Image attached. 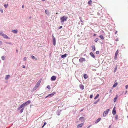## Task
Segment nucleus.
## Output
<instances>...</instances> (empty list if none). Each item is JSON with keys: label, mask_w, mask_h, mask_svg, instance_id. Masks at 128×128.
<instances>
[{"label": "nucleus", "mask_w": 128, "mask_h": 128, "mask_svg": "<svg viewBox=\"0 0 128 128\" xmlns=\"http://www.w3.org/2000/svg\"><path fill=\"white\" fill-rule=\"evenodd\" d=\"M31 102V101L30 100H28L26 102L23 103L18 108V110H19L22 107L26 106L28 104H30Z\"/></svg>", "instance_id": "f257e3e1"}, {"label": "nucleus", "mask_w": 128, "mask_h": 128, "mask_svg": "<svg viewBox=\"0 0 128 128\" xmlns=\"http://www.w3.org/2000/svg\"><path fill=\"white\" fill-rule=\"evenodd\" d=\"M68 17L66 16H64L60 18V19L61 20V22H62L64 21H66Z\"/></svg>", "instance_id": "f03ea898"}, {"label": "nucleus", "mask_w": 128, "mask_h": 128, "mask_svg": "<svg viewBox=\"0 0 128 128\" xmlns=\"http://www.w3.org/2000/svg\"><path fill=\"white\" fill-rule=\"evenodd\" d=\"M110 110V109H107L106 111H104L103 114V116L104 117L106 116V115L108 113V112Z\"/></svg>", "instance_id": "7ed1b4c3"}, {"label": "nucleus", "mask_w": 128, "mask_h": 128, "mask_svg": "<svg viewBox=\"0 0 128 128\" xmlns=\"http://www.w3.org/2000/svg\"><path fill=\"white\" fill-rule=\"evenodd\" d=\"M42 81V79H40L39 80V81L37 82V84L35 85V86L37 87L38 88L39 86L40 83Z\"/></svg>", "instance_id": "20e7f679"}, {"label": "nucleus", "mask_w": 128, "mask_h": 128, "mask_svg": "<svg viewBox=\"0 0 128 128\" xmlns=\"http://www.w3.org/2000/svg\"><path fill=\"white\" fill-rule=\"evenodd\" d=\"M79 60L80 62L82 63L84 62L86 60L85 58H82Z\"/></svg>", "instance_id": "39448f33"}, {"label": "nucleus", "mask_w": 128, "mask_h": 128, "mask_svg": "<svg viewBox=\"0 0 128 128\" xmlns=\"http://www.w3.org/2000/svg\"><path fill=\"white\" fill-rule=\"evenodd\" d=\"M118 53V50H117L115 53V56L114 58L115 60H116L117 58V55Z\"/></svg>", "instance_id": "423d86ee"}, {"label": "nucleus", "mask_w": 128, "mask_h": 128, "mask_svg": "<svg viewBox=\"0 0 128 128\" xmlns=\"http://www.w3.org/2000/svg\"><path fill=\"white\" fill-rule=\"evenodd\" d=\"M56 77L55 76H53L51 78V80L52 81H54L56 80Z\"/></svg>", "instance_id": "0eeeda50"}, {"label": "nucleus", "mask_w": 128, "mask_h": 128, "mask_svg": "<svg viewBox=\"0 0 128 128\" xmlns=\"http://www.w3.org/2000/svg\"><path fill=\"white\" fill-rule=\"evenodd\" d=\"M53 44L55 46L56 45V39L53 36V38L52 40Z\"/></svg>", "instance_id": "6e6552de"}, {"label": "nucleus", "mask_w": 128, "mask_h": 128, "mask_svg": "<svg viewBox=\"0 0 128 128\" xmlns=\"http://www.w3.org/2000/svg\"><path fill=\"white\" fill-rule=\"evenodd\" d=\"M84 124V123H82L80 124H79L77 126V127L78 128H80Z\"/></svg>", "instance_id": "1a4fd4ad"}, {"label": "nucleus", "mask_w": 128, "mask_h": 128, "mask_svg": "<svg viewBox=\"0 0 128 128\" xmlns=\"http://www.w3.org/2000/svg\"><path fill=\"white\" fill-rule=\"evenodd\" d=\"M3 38H4L6 39H10V38L6 35L5 34H4L3 35V36H2Z\"/></svg>", "instance_id": "9d476101"}, {"label": "nucleus", "mask_w": 128, "mask_h": 128, "mask_svg": "<svg viewBox=\"0 0 128 128\" xmlns=\"http://www.w3.org/2000/svg\"><path fill=\"white\" fill-rule=\"evenodd\" d=\"M79 120L81 121V122H83L84 121V118L83 116L79 118Z\"/></svg>", "instance_id": "9b49d317"}, {"label": "nucleus", "mask_w": 128, "mask_h": 128, "mask_svg": "<svg viewBox=\"0 0 128 128\" xmlns=\"http://www.w3.org/2000/svg\"><path fill=\"white\" fill-rule=\"evenodd\" d=\"M80 88L82 90H83L84 88V86L82 84H80L79 86Z\"/></svg>", "instance_id": "f8f14e48"}, {"label": "nucleus", "mask_w": 128, "mask_h": 128, "mask_svg": "<svg viewBox=\"0 0 128 128\" xmlns=\"http://www.w3.org/2000/svg\"><path fill=\"white\" fill-rule=\"evenodd\" d=\"M10 77V76L9 75H7L6 76L5 79L7 80Z\"/></svg>", "instance_id": "ddd939ff"}, {"label": "nucleus", "mask_w": 128, "mask_h": 128, "mask_svg": "<svg viewBox=\"0 0 128 128\" xmlns=\"http://www.w3.org/2000/svg\"><path fill=\"white\" fill-rule=\"evenodd\" d=\"M92 50L93 51H94L96 49L95 47L94 46H92Z\"/></svg>", "instance_id": "4468645a"}, {"label": "nucleus", "mask_w": 128, "mask_h": 128, "mask_svg": "<svg viewBox=\"0 0 128 128\" xmlns=\"http://www.w3.org/2000/svg\"><path fill=\"white\" fill-rule=\"evenodd\" d=\"M90 56H91L93 58H95V56H94V54L92 52H90Z\"/></svg>", "instance_id": "2eb2a0df"}, {"label": "nucleus", "mask_w": 128, "mask_h": 128, "mask_svg": "<svg viewBox=\"0 0 128 128\" xmlns=\"http://www.w3.org/2000/svg\"><path fill=\"white\" fill-rule=\"evenodd\" d=\"M55 92H53L52 94H48V96H50L51 97L53 96L54 94H55Z\"/></svg>", "instance_id": "dca6fc26"}, {"label": "nucleus", "mask_w": 128, "mask_h": 128, "mask_svg": "<svg viewBox=\"0 0 128 128\" xmlns=\"http://www.w3.org/2000/svg\"><path fill=\"white\" fill-rule=\"evenodd\" d=\"M45 12L47 15H49L50 14L49 11L47 10H45Z\"/></svg>", "instance_id": "f3484780"}, {"label": "nucleus", "mask_w": 128, "mask_h": 128, "mask_svg": "<svg viewBox=\"0 0 128 128\" xmlns=\"http://www.w3.org/2000/svg\"><path fill=\"white\" fill-rule=\"evenodd\" d=\"M67 56V54H65L64 55H62L61 56V57L62 58H65Z\"/></svg>", "instance_id": "a211bd4d"}, {"label": "nucleus", "mask_w": 128, "mask_h": 128, "mask_svg": "<svg viewBox=\"0 0 128 128\" xmlns=\"http://www.w3.org/2000/svg\"><path fill=\"white\" fill-rule=\"evenodd\" d=\"M100 118H98L97 120L96 121L95 123H97L100 120H101Z\"/></svg>", "instance_id": "6ab92c4d"}, {"label": "nucleus", "mask_w": 128, "mask_h": 128, "mask_svg": "<svg viewBox=\"0 0 128 128\" xmlns=\"http://www.w3.org/2000/svg\"><path fill=\"white\" fill-rule=\"evenodd\" d=\"M84 78L86 79L88 78V76L86 74H84Z\"/></svg>", "instance_id": "aec40b11"}, {"label": "nucleus", "mask_w": 128, "mask_h": 128, "mask_svg": "<svg viewBox=\"0 0 128 128\" xmlns=\"http://www.w3.org/2000/svg\"><path fill=\"white\" fill-rule=\"evenodd\" d=\"M92 2V0H90L88 2V4L91 5Z\"/></svg>", "instance_id": "412c9836"}, {"label": "nucleus", "mask_w": 128, "mask_h": 128, "mask_svg": "<svg viewBox=\"0 0 128 128\" xmlns=\"http://www.w3.org/2000/svg\"><path fill=\"white\" fill-rule=\"evenodd\" d=\"M99 37L101 40L104 39V37L102 35H100L99 36Z\"/></svg>", "instance_id": "4be33fe9"}, {"label": "nucleus", "mask_w": 128, "mask_h": 128, "mask_svg": "<svg viewBox=\"0 0 128 128\" xmlns=\"http://www.w3.org/2000/svg\"><path fill=\"white\" fill-rule=\"evenodd\" d=\"M112 113L113 114H114L116 113V111L115 110H114V108L113 110Z\"/></svg>", "instance_id": "5701e85b"}, {"label": "nucleus", "mask_w": 128, "mask_h": 128, "mask_svg": "<svg viewBox=\"0 0 128 128\" xmlns=\"http://www.w3.org/2000/svg\"><path fill=\"white\" fill-rule=\"evenodd\" d=\"M118 85V83L117 82H116L113 85V87L114 88L116 87Z\"/></svg>", "instance_id": "b1692460"}, {"label": "nucleus", "mask_w": 128, "mask_h": 128, "mask_svg": "<svg viewBox=\"0 0 128 128\" xmlns=\"http://www.w3.org/2000/svg\"><path fill=\"white\" fill-rule=\"evenodd\" d=\"M12 32L14 33H16L18 32V30H12Z\"/></svg>", "instance_id": "393cba45"}, {"label": "nucleus", "mask_w": 128, "mask_h": 128, "mask_svg": "<svg viewBox=\"0 0 128 128\" xmlns=\"http://www.w3.org/2000/svg\"><path fill=\"white\" fill-rule=\"evenodd\" d=\"M37 88H38L35 86L33 88L32 90L33 91H34L36 90Z\"/></svg>", "instance_id": "a878e982"}, {"label": "nucleus", "mask_w": 128, "mask_h": 128, "mask_svg": "<svg viewBox=\"0 0 128 128\" xmlns=\"http://www.w3.org/2000/svg\"><path fill=\"white\" fill-rule=\"evenodd\" d=\"M99 96V94H98L94 98V99L96 100L97 98H98Z\"/></svg>", "instance_id": "bb28decb"}, {"label": "nucleus", "mask_w": 128, "mask_h": 128, "mask_svg": "<svg viewBox=\"0 0 128 128\" xmlns=\"http://www.w3.org/2000/svg\"><path fill=\"white\" fill-rule=\"evenodd\" d=\"M118 97L117 96V97L115 98H114V102H115L116 101V99Z\"/></svg>", "instance_id": "cd10ccee"}, {"label": "nucleus", "mask_w": 128, "mask_h": 128, "mask_svg": "<svg viewBox=\"0 0 128 128\" xmlns=\"http://www.w3.org/2000/svg\"><path fill=\"white\" fill-rule=\"evenodd\" d=\"M100 100V99H98L95 102H94V104H96Z\"/></svg>", "instance_id": "c85d7f7f"}, {"label": "nucleus", "mask_w": 128, "mask_h": 128, "mask_svg": "<svg viewBox=\"0 0 128 128\" xmlns=\"http://www.w3.org/2000/svg\"><path fill=\"white\" fill-rule=\"evenodd\" d=\"M4 34L3 32H0V34L2 35V36H3V35H4Z\"/></svg>", "instance_id": "c756f323"}, {"label": "nucleus", "mask_w": 128, "mask_h": 128, "mask_svg": "<svg viewBox=\"0 0 128 128\" xmlns=\"http://www.w3.org/2000/svg\"><path fill=\"white\" fill-rule=\"evenodd\" d=\"M98 40V38H96L95 40H94V41L96 42H97V41Z\"/></svg>", "instance_id": "7c9ffc66"}, {"label": "nucleus", "mask_w": 128, "mask_h": 128, "mask_svg": "<svg viewBox=\"0 0 128 128\" xmlns=\"http://www.w3.org/2000/svg\"><path fill=\"white\" fill-rule=\"evenodd\" d=\"M24 108H22L21 109V110H20V113H22L23 112V111L24 110Z\"/></svg>", "instance_id": "2f4dec72"}, {"label": "nucleus", "mask_w": 128, "mask_h": 128, "mask_svg": "<svg viewBox=\"0 0 128 128\" xmlns=\"http://www.w3.org/2000/svg\"><path fill=\"white\" fill-rule=\"evenodd\" d=\"M0 11L2 13L3 12V10L1 8H0Z\"/></svg>", "instance_id": "473e14b6"}, {"label": "nucleus", "mask_w": 128, "mask_h": 128, "mask_svg": "<svg viewBox=\"0 0 128 128\" xmlns=\"http://www.w3.org/2000/svg\"><path fill=\"white\" fill-rule=\"evenodd\" d=\"M46 122H45L44 123V125H43V126H42V128H43L44 127V126L45 125H46Z\"/></svg>", "instance_id": "72a5a7b5"}, {"label": "nucleus", "mask_w": 128, "mask_h": 128, "mask_svg": "<svg viewBox=\"0 0 128 128\" xmlns=\"http://www.w3.org/2000/svg\"><path fill=\"white\" fill-rule=\"evenodd\" d=\"M8 4H5L4 5V6L5 8H6L8 7Z\"/></svg>", "instance_id": "f704fd0d"}, {"label": "nucleus", "mask_w": 128, "mask_h": 128, "mask_svg": "<svg viewBox=\"0 0 128 128\" xmlns=\"http://www.w3.org/2000/svg\"><path fill=\"white\" fill-rule=\"evenodd\" d=\"M31 57L33 59H34L35 58V57L33 56H32Z\"/></svg>", "instance_id": "c9c22d12"}, {"label": "nucleus", "mask_w": 128, "mask_h": 128, "mask_svg": "<svg viewBox=\"0 0 128 128\" xmlns=\"http://www.w3.org/2000/svg\"><path fill=\"white\" fill-rule=\"evenodd\" d=\"M1 58H2V59L3 60H4V57L3 56H2V57H1Z\"/></svg>", "instance_id": "e433bc0d"}, {"label": "nucleus", "mask_w": 128, "mask_h": 128, "mask_svg": "<svg viewBox=\"0 0 128 128\" xmlns=\"http://www.w3.org/2000/svg\"><path fill=\"white\" fill-rule=\"evenodd\" d=\"M47 88H48V89H50V87L49 85H48L47 86Z\"/></svg>", "instance_id": "4c0bfd02"}, {"label": "nucleus", "mask_w": 128, "mask_h": 128, "mask_svg": "<svg viewBox=\"0 0 128 128\" xmlns=\"http://www.w3.org/2000/svg\"><path fill=\"white\" fill-rule=\"evenodd\" d=\"M99 53V52L98 51H97L96 52V53L97 54H98Z\"/></svg>", "instance_id": "58836bf2"}, {"label": "nucleus", "mask_w": 128, "mask_h": 128, "mask_svg": "<svg viewBox=\"0 0 128 128\" xmlns=\"http://www.w3.org/2000/svg\"><path fill=\"white\" fill-rule=\"evenodd\" d=\"M118 115H116L115 116V118L117 120L118 119Z\"/></svg>", "instance_id": "ea45409f"}, {"label": "nucleus", "mask_w": 128, "mask_h": 128, "mask_svg": "<svg viewBox=\"0 0 128 128\" xmlns=\"http://www.w3.org/2000/svg\"><path fill=\"white\" fill-rule=\"evenodd\" d=\"M126 89L128 88V85H126Z\"/></svg>", "instance_id": "a19ab883"}, {"label": "nucleus", "mask_w": 128, "mask_h": 128, "mask_svg": "<svg viewBox=\"0 0 128 128\" xmlns=\"http://www.w3.org/2000/svg\"><path fill=\"white\" fill-rule=\"evenodd\" d=\"M6 44H10L11 45H12V44H11V43L10 42H6Z\"/></svg>", "instance_id": "79ce46f5"}, {"label": "nucleus", "mask_w": 128, "mask_h": 128, "mask_svg": "<svg viewBox=\"0 0 128 128\" xmlns=\"http://www.w3.org/2000/svg\"><path fill=\"white\" fill-rule=\"evenodd\" d=\"M117 68V67L115 68V70H114V72H116V70Z\"/></svg>", "instance_id": "37998d69"}, {"label": "nucleus", "mask_w": 128, "mask_h": 128, "mask_svg": "<svg viewBox=\"0 0 128 128\" xmlns=\"http://www.w3.org/2000/svg\"><path fill=\"white\" fill-rule=\"evenodd\" d=\"M2 43V41H0V46L1 45Z\"/></svg>", "instance_id": "c03bdc74"}, {"label": "nucleus", "mask_w": 128, "mask_h": 128, "mask_svg": "<svg viewBox=\"0 0 128 128\" xmlns=\"http://www.w3.org/2000/svg\"><path fill=\"white\" fill-rule=\"evenodd\" d=\"M92 97H93V96H92V95H91L90 96V98H92Z\"/></svg>", "instance_id": "a18cd8bd"}, {"label": "nucleus", "mask_w": 128, "mask_h": 128, "mask_svg": "<svg viewBox=\"0 0 128 128\" xmlns=\"http://www.w3.org/2000/svg\"><path fill=\"white\" fill-rule=\"evenodd\" d=\"M26 57H24V60H26Z\"/></svg>", "instance_id": "49530a36"}, {"label": "nucleus", "mask_w": 128, "mask_h": 128, "mask_svg": "<svg viewBox=\"0 0 128 128\" xmlns=\"http://www.w3.org/2000/svg\"><path fill=\"white\" fill-rule=\"evenodd\" d=\"M62 28V26H60L59 27V29L61 28Z\"/></svg>", "instance_id": "de8ad7c7"}, {"label": "nucleus", "mask_w": 128, "mask_h": 128, "mask_svg": "<svg viewBox=\"0 0 128 128\" xmlns=\"http://www.w3.org/2000/svg\"><path fill=\"white\" fill-rule=\"evenodd\" d=\"M118 38H117L116 40V41H118Z\"/></svg>", "instance_id": "09e8293b"}, {"label": "nucleus", "mask_w": 128, "mask_h": 128, "mask_svg": "<svg viewBox=\"0 0 128 128\" xmlns=\"http://www.w3.org/2000/svg\"><path fill=\"white\" fill-rule=\"evenodd\" d=\"M117 33V31H116V32H115V34H116Z\"/></svg>", "instance_id": "8fccbe9b"}, {"label": "nucleus", "mask_w": 128, "mask_h": 128, "mask_svg": "<svg viewBox=\"0 0 128 128\" xmlns=\"http://www.w3.org/2000/svg\"><path fill=\"white\" fill-rule=\"evenodd\" d=\"M23 66V68H25V66H24V65L23 66Z\"/></svg>", "instance_id": "3c124183"}, {"label": "nucleus", "mask_w": 128, "mask_h": 128, "mask_svg": "<svg viewBox=\"0 0 128 128\" xmlns=\"http://www.w3.org/2000/svg\"><path fill=\"white\" fill-rule=\"evenodd\" d=\"M96 34H94V35H93V36H96Z\"/></svg>", "instance_id": "603ef678"}, {"label": "nucleus", "mask_w": 128, "mask_h": 128, "mask_svg": "<svg viewBox=\"0 0 128 128\" xmlns=\"http://www.w3.org/2000/svg\"><path fill=\"white\" fill-rule=\"evenodd\" d=\"M112 90H110V92H112Z\"/></svg>", "instance_id": "864d4df0"}, {"label": "nucleus", "mask_w": 128, "mask_h": 128, "mask_svg": "<svg viewBox=\"0 0 128 128\" xmlns=\"http://www.w3.org/2000/svg\"><path fill=\"white\" fill-rule=\"evenodd\" d=\"M48 96H48H48H46L45 98H47Z\"/></svg>", "instance_id": "5fc2aeb1"}, {"label": "nucleus", "mask_w": 128, "mask_h": 128, "mask_svg": "<svg viewBox=\"0 0 128 128\" xmlns=\"http://www.w3.org/2000/svg\"><path fill=\"white\" fill-rule=\"evenodd\" d=\"M22 7L23 8H24V6L23 5L22 6Z\"/></svg>", "instance_id": "6e6d98bb"}, {"label": "nucleus", "mask_w": 128, "mask_h": 128, "mask_svg": "<svg viewBox=\"0 0 128 128\" xmlns=\"http://www.w3.org/2000/svg\"><path fill=\"white\" fill-rule=\"evenodd\" d=\"M16 52H18V50H16Z\"/></svg>", "instance_id": "4d7b16f0"}, {"label": "nucleus", "mask_w": 128, "mask_h": 128, "mask_svg": "<svg viewBox=\"0 0 128 128\" xmlns=\"http://www.w3.org/2000/svg\"><path fill=\"white\" fill-rule=\"evenodd\" d=\"M83 109H82V110L81 111H80V112H81V111H83Z\"/></svg>", "instance_id": "13d9d810"}, {"label": "nucleus", "mask_w": 128, "mask_h": 128, "mask_svg": "<svg viewBox=\"0 0 128 128\" xmlns=\"http://www.w3.org/2000/svg\"><path fill=\"white\" fill-rule=\"evenodd\" d=\"M58 14V13L57 12L56 13V14Z\"/></svg>", "instance_id": "bf43d9fd"}, {"label": "nucleus", "mask_w": 128, "mask_h": 128, "mask_svg": "<svg viewBox=\"0 0 128 128\" xmlns=\"http://www.w3.org/2000/svg\"><path fill=\"white\" fill-rule=\"evenodd\" d=\"M43 1H44V0H42Z\"/></svg>", "instance_id": "052dcab7"}, {"label": "nucleus", "mask_w": 128, "mask_h": 128, "mask_svg": "<svg viewBox=\"0 0 128 128\" xmlns=\"http://www.w3.org/2000/svg\"><path fill=\"white\" fill-rule=\"evenodd\" d=\"M127 118H128V116H127Z\"/></svg>", "instance_id": "680f3d73"}, {"label": "nucleus", "mask_w": 128, "mask_h": 128, "mask_svg": "<svg viewBox=\"0 0 128 128\" xmlns=\"http://www.w3.org/2000/svg\"><path fill=\"white\" fill-rule=\"evenodd\" d=\"M89 127V126H88V128Z\"/></svg>", "instance_id": "e2e57ef3"}, {"label": "nucleus", "mask_w": 128, "mask_h": 128, "mask_svg": "<svg viewBox=\"0 0 128 128\" xmlns=\"http://www.w3.org/2000/svg\"><path fill=\"white\" fill-rule=\"evenodd\" d=\"M89 127V126H88V128Z\"/></svg>", "instance_id": "0e129e2a"}]
</instances>
